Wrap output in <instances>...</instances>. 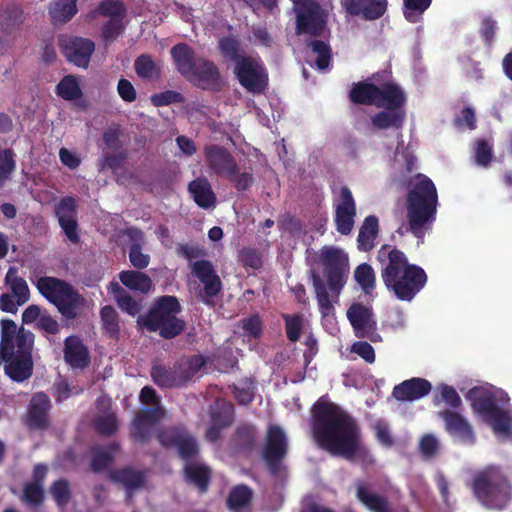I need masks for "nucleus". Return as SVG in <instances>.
I'll return each instance as SVG.
<instances>
[{
	"label": "nucleus",
	"mask_w": 512,
	"mask_h": 512,
	"mask_svg": "<svg viewBox=\"0 0 512 512\" xmlns=\"http://www.w3.org/2000/svg\"><path fill=\"white\" fill-rule=\"evenodd\" d=\"M311 433L317 446L330 455L348 461L362 459L372 462L368 449L362 445L357 420L339 405L320 397L311 408Z\"/></svg>",
	"instance_id": "1"
},
{
	"label": "nucleus",
	"mask_w": 512,
	"mask_h": 512,
	"mask_svg": "<svg viewBox=\"0 0 512 512\" xmlns=\"http://www.w3.org/2000/svg\"><path fill=\"white\" fill-rule=\"evenodd\" d=\"M377 258L382 263L383 283L398 300L411 302L425 287L428 281L425 270L409 263L403 251L383 245L378 251Z\"/></svg>",
	"instance_id": "2"
},
{
	"label": "nucleus",
	"mask_w": 512,
	"mask_h": 512,
	"mask_svg": "<svg viewBox=\"0 0 512 512\" xmlns=\"http://www.w3.org/2000/svg\"><path fill=\"white\" fill-rule=\"evenodd\" d=\"M319 263L323 268V275L326 283L320 275L311 271V280L315 291L319 311L323 317L334 313V306L330 300L328 289L338 297L346 284L349 271V258L342 249L323 246L319 252Z\"/></svg>",
	"instance_id": "3"
},
{
	"label": "nucleus",
	"mask_w": 512,
	"mask_h": 512,
	"mask_svg": "<svg viewBox=\"0 0 512 512\" xmlns=\"http://www.w3.org/2000/svg\"><path fill=\"white\" fill-rule=\"evenodd\" d=\"M438 205L437 189L424 174H417L415 183L407 194V232L422 239L436 220Z\"/></svg>",
	"instance_id": "4"
},
{
	"label": "nucleus",
	"mask_w": 512,
	"mask_h": 512,
	"mask_svg": "<svg viewBox=\"0 0 512 512\" xmlns=\"http://www.w3.org/2000/svg\"><path fill=\"white\" fill-rule=\"evenodd\" d=\"M176 70L191 84L202 90L219 92L224 83L217 65L208 59L195 57V51L187 43L171 48Z\"/></svg>",
	"instance_id": "5"
},
{
	"label": "nucleus",
	"mask_w": 512,
	"mask_h": 512,
	"mask_svg": "<svg viewBox=\"0 0 512 512\" xmlns=\"http://www.w3.org/2000/svg\"><path fill=\"white\" fill-rule=\"evenodd\" d=\"M182 305L173 295H163L155 299L148 312L140 316L137 323L148 332H158L163 339H173L181 335L186 322L178 317Z\"/></svg>",
	"instance_id": "6"
},
{
	"label": "nucleus",
	"mask_w": 512,
	"mask_h": 512,
	"mask_svg": "<svg viewBox=\"0 0 512 512\" xmlns=\"http://www.w3.org/2000/svg\"><path fill=\"white\" fill-rule=\"evenodd\" d=\"M39 294L53 304L67 320L76 319L85 306L86 299L66 280L42 276L34 282Z\"/></svg>",
	"instance_id": "7"
},
{
	"label": "nucleus",
	"mask_w": 512,
	"mask_h": 512,
	"mask_svg": "<svg viewBox=\"0 0 512 512\" xmlns=\"http://www.w3.org/2000/svg\"><path fill=\"white\" fill-rule=\"evenodd\" d=\"M472 489L483 505L499 510L508 504L512 493L507 477L496 469H487L476 474Z\"/></svg>",
	"instance_id": "8"
},
{
	"label": "nucleus",
	"mask_w": 512,
	"mask_h": 512,
	"mask_svg": "<svg viewBox=\"0 0 512 512\" xmlns=\"http://www.w3.org/2000/svg\"><path fill=\"white\" fill-rule=\"evenodd\" d=\"M34 337L30 330L21 327L15 339L17 349H12L11 356L0 352V359L5 363V374L15 382H24L32 376Z\"/></svg>",
	"instance_id": "9"
},
{
	"label": "nucleus",
	"mask_w": 512,
	"mask_h": 512,
	"mask_svg": "<svg viewBox=\"0 0 512 512\" xmlns=\"http://www.w3.org/2000/svg\"><path fill=\"white\" fill-rule=\"evenodd\" d=\"M466 398L471 402L473 411L487 422L495 433L510 435L512 433V419L508 412L500 408L494 395L481 388L473 387Z\"/></svg>",
	"instance_id": "10"
},
{
	"label": "nucleus",
	"mask_w": 512,
	"mask_h": 512,
	"mask_svg": "<svg viewBox=\"0 0 512 512\" xmlns=\"http://www.w3.org/2000/svg\"><path fill=\"white\" fill-rule=\"evenodd\" d=\"M204 364L205 360L200 355L182 359L171 367L154 362L150 375L153 382L160 388L182 387L192 380Z\"/></svg>",
	"instance_id": "11"
},
{
	"label": "nucleus",
	"mask_w": 512,
	"mask_h": 512,
	"mask_svg": "<svg viewBox=\"0 0 512 512\" xmlns=\"http://www.w3.org/2000/svg\"><path fill=\"white\" fill-rule=\"evenodd\" d=\"M288 449V439L283 428L279 425H270L262 449V459L272 476L281 473Z\"/></svg>",
	"instance_id": "12"
},
{
	"label": "nucleus",
	"mask_w": 512,
	"mask_h": 512,
	"mask_svg": "<svg viewBox=\"0 0 512 512\" xmlns=\"http://www.w3.org/2000/svg\"><path fill=\"white\" fill-rule=\"evenodd\" d=\"M296 33L313 37L323 35L327 25V14L315 0L296 2Z\"/></svg>",
	"instance_id": "13"
},
{
	"label": "nucleus",
	"mask_w": 512,
	"mask_h": 512,
	"mask_svg": "<svg viewBox=\"0 0 512 512\" xmlns=\"http://www.w3.org/2000/svg\"><path fill=\"white\" fill-rule=\"evenodd\" d=\"M233 73L239 84L253 94L263 93L268 86V74L262 62L248 56L234 66Z\"/></svg>",
	"instance_id": "14"
},
{
	"label": "nucleus",
	"mask_w": 512,
	"mask_h": 512,
	"mask_svg": "<svg viewBox=\"0 0 512 512\" xmlns=\"http://www.w3.org/2000/svg\"><path fill=\"white\" fill-rule=\"evenodd\" d=\"M58 45L68 62L84 69L89 66L95 51V43L92 40L73 35H60Z\"/></svg>",
	"instance_id": "15"
},
{
	"label": "nucleus",
	"mask_w": 512,
	"mask_h": 512,
	"mask_svg": "<svg viewBox=\"0 0 512 512\" xmlns=\"http://www.w3.org/2000/svg\"><path fill=\"white\" fill-rule=\"evenodd\" d=\"M192 273L203 283L199 294L200 300L207 306L213 307V300L222 290V282L209 260H198L192 265Z\"/></svg>",
	"instance_id": "16"
},
{
	"label": "nucleus",
	"mask_w": 512,
	"mask_h": 512,
	"mask_svg": "<svg viewBox=\"0 0 512 512\" xmlns=\"http://www.w3.org/2000/svg\"><path fill=\"white\" fill-rule=\"evenodd\" d=\"M444 422L445 431L454 439L468 445H473L476 436L470 422L460 413L445 409L438 413Z\"/></svg>",
	"instance_id": "17"
},
{
	"label": "nucleus",
	"mask_w": 512,
	"mask_h": 512,
	"mask_svg": "<svg viewBox=\"0 0 512 512\" xmlns=\"http://www.w3.org/2000/svg\"><path fill=\"white\" fill-rule=\"evenodd\" d=\"M204 157L209 169L220 177L227 178L237 168L234 156L224 146L217 144L205 146Z\"/></svg>",
	"instance_id": "18"
},
{
	"label": "nucleus",
	"mask_w": 512,
	"mask_h": 512,
	"mask_svg": "<svg viewBox=\"0 0 512 512\" xmlns=\"http://www.w3.org/2000/svg\"><path fill=\"white\" fill-rule=\"evenodd\" d=\"M347 318L350 321L357 337H367L376 341V322L372 319V309L361 304L354 303L347 310Z\"/></svg>",
	"instance_id": "19"
},
{
	"label": "nucleus",
	"mask_w": 512,
	"mask_h": 512,
	"mask_svg": "<svg viewBox=\"0 0 512 512\" xmlns=\"http://www.w3.org/2000/svg\"><path fill=\"white\" fill-rule=\"evenodd\" d=\"M356 215V204L351 190L347 186L340 189V202L336 206L335 222L337 231L342 235L351 233Z\"/></svg>",
	"instance_id": "20"
},
{
	"label": "nucleus",
	"mask_w": 512,
	"mask_h": 512,
	"mask_svg": "<svg viewBox=\"0 0 512 512\" xmlns=\"http://www.w3.org/2000/svg\"><path fill=\"white\" fill-rule=\"evenodd\" d=\"M341 4L348 14L365 20H377L387 10V0H341Z\"/></svg>",
	"instance_id": "21"
},
{
	"label": "nucleus",
	"mask_w": 512,
	"mask_h": 512,
	"mask_svg": "<svg viewBox=\"0 0 512 512\" xmlns=\"http://www.w3.org/2000/svg\"><path fill=\"white\" fill-rule=\"evenodd\" d=\"M51 402L47 394L36 393L29 405L27 424L32 429L45 430L49 427V410Z\"/></svg>",
	"instance_id": "22"
},
{
	"label": "nucleus",
	"mask_w": 512,
	"mask_h": 512,
	"mask_svg": "<svg viewBox=\"0 0 512 512\" xmlns=\"http://www.w3.org/2000/svg\"><path fill=\"white\" fill-rule=\"evenodd\" d=\"M431 389L432 385L427 379L413 377L396 385L393 388L392 395L399 401L412 402L428 395Z\"/></svg>",
	"instance_id": "23"
},
{
	"label": "nucleus",
	"mask_w": 512,
	"mask_h": 512,
	"mask_svg": "<svg viewBox=\"0 0 512 512\" xmlns=\"http://www.w3.org/2000/svg\"><path fill=\"white\" fill-rule=\"evenodd\" d=\"M63 354L64 361L73 369H84L90 364L88 348L76 335L65 338Z\"/></svg>",
	"instance_id": "24"
},
{
	"label": "nucleus",
	"mask_w": 512,
	"mask_h": 512,
	"mask_svg": "<svg viewBox=\"0 0 512 512\" xmlns=\"http://www.w3.org/2000/svg\"><path fill=\"white\" fill-rule=\"evenodd\" d=\"M109 479L114 483L121 484L125 488L128 498L132 497L133 491L142 488L145 484V474L130 466L111 470Z\"/></svg>",
	"instance_id": "25"
},
{
	"label": "nucleus",
	"mask_w": 512,
	"mask_h": 512,
	"mask_svg": "<svg viewBox=\"0 0 512 512\" xmlns=\"http://www.w3.org/2000/svg\"><path fill=\"white\" fill-rule=\"evenodd\" d=\"M356 498L371 512H392L387 497L372 492L365 481L356 482Z\"/></svg>",
	"instance_id": "26"
},
{
	"label": "nucleus",
	"mask_w": 512,
	"mask_h": 512,
	"mask_svg": "<svg viewBox=\"0 0 512 512\" xmlns=\"http://www.w3.org/2000/svg\"><path fill=\"white\" fill-rule=\"evenodd\" d=\"M185 481L195 486L200 493H206L212 478L209 466L203 463L187 462L183 468Z\"/></svg>",
	"instance_id": "27"
},
{
	"label": "nucleus",
	"mask_w": 512,
	"mask_h": 512,
	"mask_svg": "<svg viewBox=\"0 0 512 512\" xmlns=\"http://www.w3.org/2000/svg\"><path fill=\"white\" fill-rule=\"evenodd\" d=\"M377 107H383L387 110H403L406 103V95L399 85L393 82H387L379 87Z\"/></svg>",
	"instance_id": "28"
},
{
	"label": "nucleus",
	"mask_w": 512,
	"mask_h": 512,
	"mask_svg": "<svg viewBox=\"0 0 512 512\" xmlns=\"http://www.w3.org/2000/svg\"><path fill=\"white\" fill-rule=\"evenodd\" d=\"M25 13L21 5L11 3L7 4L0 10V32L5 35H10L18 30L24 23ZM3 43L0 42V49Z\"/></svg>",
	"instance_id": "29"
},
{
	"label": "nucleus",
	"mask_w": 512,
	"mask_h": 512,
	"mask_svg": "<svg viewBox=\"0 0 512 512\" xmlns=\"http://www.w3.org/2000/svg\"><path fill=\"white\" fill-rule=\"evenodd\" d=\"M188 191L195 203L203 209L211 208L216 203V195L207 178L199 177L188 184Z\"/></svg>",
	"instance_id": "30"
},
{
	"label": "nucleus",
	"mask_w": 512,
	"mask_h": 512,
	"mask_svg": "<svg viewBox=\"0 0 512 512\" xmlns=\"http://www.w3.org/2000/svg\"><path fill=\"white\" fill-rule=\"evenodd\" d=\"M379 232V222L375 215L367 216L358 233L357 247L360 251L368 252L375 246V240Z\"/></svg>",
	"instance_id": "31"
},
{
	"label": "nucleus",
	"mask_w": 512,
	"mask_h": 512,
	"mask_svg": "<svg viewBox=\"0 0 512 512\" xmlns=\"http://www.w3.org/2000/svg\"><path fill=\"white\" fill-rule=\"evenodd\" d=\"M379 92V86L367 81H359L353 84L349 92V99L354 104L376 106Z\"/></svg>",
	"instance_id": "32"
},
{
	"label": "nucleus",
	"mask_w": 512,
	"mask_h": 512,
	"mask_svg": "<svg viewBox=\"0 0 512 512\" xmlns=\"http://www.w3.org/2000/svg\"><path fill=\"white\" fill-rule=\"evenodd\" d=\"M119 280L128 289L142 294L148 293L153 286L152 279L146 273L136 270L121 271Z\"/></svg>",
	"instance_id": "33"
},
{
	"label": "nucleus",
	"mask_w": 512,
	"mask_h": 512,
	"mask_svg": "<svg viewBox=\"0 0 512 512\" xmlns=\"http://www.w3.org/2000/svg\"><path fill=\"white\" fill-rule=\"evenodd\" d=\"M404 110H383L379 111L371 117V123L377 129H396L403 128L405 122Z\"/></svg>",
	"instance_id": "34"
},
{
	"label": "nucleus",
	"mask_w": 512,
	"mask_h": 512,
	"mask_svg": "<svg viewBox=\"0 0 512 512\" xmlns=\"http://www.w3.org/2000/svg\"><path fill=\"white\" fill-rule=\"evenodd\" d=\"M78 0H56L50 3L48 12L54 24L70 21L78 12Z\"/></svg>",
	"instance_id": "35"
},
{
	"label": "nucleus",
	"mask_w": 512,
	"mask_h": 512,
	"mask_svg": "<svg viewBox=\"0 0 512 512\" xmlns=\"http://www.w3.org/2000/svg\"><path fill=\"white\" fill-rule=\"evenodd\" d=\"M252 499V489L245 484H238L230 490L226 500V505L229 510L238 512L249 507Z\"/></svg>",
	"instance_id": "36"
},
{
	"label": "nucleus",
	"mask_w": 512,
	"mask_h": 512,
	"mask_svg": "<svg viewBox=\"0 0 512 512\" xmlns=\"http://www.w3.org/2000/svg\"><path fill=\"white\" fill-rule=\"evenodd\" d=\"M211 423L227 428L234 421V406L225 400H216L210 408Z\"/></svg>",
	"instance_id": "37"
},
{
	"label": "nucleus",
	"mask_w": 512,
	"mask_h": 512,
	"mask_svg": "<svg viewBox=\"0 0 512 512\" xmlns=\"http://www.w3.org/2000/svg\"><path fill=\"white\" fill-rule=\"evenodd\" d=\"M101 327L105 334L117 340L120 336V318L114 307L103 306L100 309Z\"/></svg>",
	"instance_id": "38"
},
{
	"label": "nucleus",
	"mask_w": 512,
	"mask_h": 512,
	"mask_svg": "<svg viewBox=\"0 0 512 512\" xmlns=\"http://www.w3.org/2000/svg\"><path fill=\"white\" fill-rule=\"evenodd\" d=\"M5 283L10 287V294L18 299L20 303L25 304L30 298V290L26 280L17 276L16 270L10 267L6 277Z\"/></svg>",
	"instance_id": "39"
},
{
	"label": "nucleus",
	"mask_w": 512,
	"mask_h": 512,
	"mask_svg": "<svg viewBox=\"0 0 512 512\" xmlns=\"http://www.w3.org/2000/svg\"><path fill=\"white\" fill-rule=\"evenodd\" d=\"M218 49L226 60L237 63L242 58H247L249 55L241 53V43L239 39L233 35L224 36L218 41Z\"/></svg>",
	"instance_id": "40"
},
{
	"label": "nucleus",
	"mask_w": 512,
	"mask_h": 512,
	"mask_svg": "<svg viewBox=\"0 0 512 512\" xmlns=\"http://www.w3.org/2000/svg\"><path fill=\"white\" fill-rule=\"evenodd\" d=\"M56 94L66 101L78 100L83 96L78 79L74 75L64 76L56 86Z\"/></svg>",
	"instance_id": "41"
},
{
	"label": "nucleus",
	"mask_w": 512,
	"mask_h": 512,
	"mask_svg": "<svg viewBox=\"0 0 512 512\" xmlns=\"http://www.w3.org/2000/svg\"><path fill=\"white\" fill-rule=\"evenodd\" d=\"M119 450L117 443H111L106 449H93L91 459V470L95 473L104 471L114 460V454Z\"/></svg>",
	"instance_id": "42"
},
{
	"label": "nucleus",
	"mask_w": 512,
	"mask_h": 512,
	"mask_svg": "<svg viewBox=\"0 0 512 512\" xmlns=\"http://www.w3.org/2000/svg\"><path fill=\"white\" fill-rule=\"evenodd\" d=\"M112 292L119 308L131 316L137 315L141 310V305L119 283H111Z\"/></svg>",
	"instance_id": "43"
},
{
	"label": "nucleus",
	"mask_w": 512,
	"mask_h": 512,
	"mask_svg": "<svg viewBox=\"0 0 512 512\" xmlns=\"http://www.w3.org/2000/svg\"><path fill=\"white\" fill-rule=\"evenodd\" d=\"M18 331L19 329H17L16 323L13 320L3 319L1 321L0 352L11 356L12 349H17L15 339Z\"/></svg>",
	"instance_id": "44"
},
{
	"label": "nucleus",
	"mask_w": 512,
	"mask_h": 512,
	"mask_svg": "<svg viewBox=\"0 0 512 512\" xmlns=\"http://www.w3.org/2000/svg\"><path fill=\"white\" fill-rule=\"evenodd\" d=\"M16 153L11 148L0 149V188L7 181L11 180L13 173L16 171Z\"/></svg>",
	"instance_id": "45"
},
{
	"label": "nucleus",
	"mask_w": 512,
	"mask_h": 512,
	"mask_svg": "<svg viewBox=\"0 0 512 512\" xmlns=\"http://www.w3.org/2000/svg\"><path fill=\"white\" fill-rule=\"evenodd\" d=\"M134 69L141 79H153L159 77L160 67L155 63L149 54H141L134 61Z\"/></svg>",
	"instance_id": "46"
},
{
	"label": "nucleus",
	"mask_w": 512,
	"mask_h": 512,
	"mask_svg": "<svg viewBox=\"0 0 512 512\" xmlns=\"http://www.w3.org/2000/svg\"><path fill=\"white\" fill-rule=\"evenodd\" d=\"M354 278L366 294L371 293L375 289L376 276L370 264L361 263L358 265L354 271Z\"/></svg>",
	"instance_id": "47"
},
{
	"label": "nucleus",
	"mask_w": 512,
	"mask_h": 512,
	"mask_svg": "<svg viewBox=\"0 0 512 512\" xmlns=\"http://www.w3.org/2000/svg\"><path fill=\"white\" fill-rule=\"evenodd\" d=\"M186 429L180 426H173L161 429L157 432L158 442L165 448H176Z\"/></svg>",
	"instance_id": "48"
},
{
	"label": "nucleus",
	"mask_w": 512,
	"mask_h": 512,
	"mask_svg": "<svg viewBox=\"0 0 512 512\" xmlns=\"http://www.w3.org/2000/svg\"><path fill=\"white\" fill-rule=\"evenodd\" d=\"M235 442L242 450H252L256 445V428L252 424H244L235 432Z\"/></svg>",
	"instance_id": "49"
},
{
	"label": "nucleus",
	"mask_w": 512,
	"mask_h": 512,
	"mask_svg": "<svg viewBox=\"0 0 512 512\" xmlns=\"http://www.w3.org/2000/svg\"><path fill=\"white\" fill-rule=\"evenodd\" d=\"M50 494L59 507H65L71 500L72 492L68 480L61 478L50 486Z\"/></svg>",
	"instance_id": "50"
},
{
	"label": "nucleus",
	"mask_w": 512,
	"mask_h": 512,
	"mask_svg": "<svg viewBox=\"0 0 512 512\" xmlns=\"http://www.w3.org/2000/svg\"><path fill=\"white\" fill-rule=\"evenodd\" d=\"M282 318L285 321L286 336L289 341L297 342L301 337L303 329L304 318L301 314H283Z\"/></svg>",
	"instance_id": "51"
},
{
	"label": "nucleus",
	"mask_w": 512,
	"mask_h": 512,
	"mask_svg": "<svg viewBox=\"0 0 512 512\" xmlns=\"http://www.w3.org/2000/svg\"><path fill=\"white\" fill-rule=\"evenodd\" d=\"M177 450L179 456L187 462L194 458L199 453V446L195 437L189 434L187 431L184 436L181 438L180 442L177 445Z\"/></svg>",
	"instance_id": "52"
},
{
	"label": "nucleus",
	"mask_w": 512,
	"mask_h": 512,
	"mask_svg": "<svg viewBox=\"0 0 512 512\" xmlns=\"http://www.w3.org/2000/svg\"><path fill=\"white\" fill-rule=\"evenodd\" d=\"M418 450L424 459H432L440 450V442L434 434H424L419 440Z\"/></svg>",
	"instance_id": "53"
},
{
	"label": "nucleus",
	"mask_w": 512,
	"mask_h": 512,
	"mask_svg": "<svg viewBox=\"0 0 512 512\" xmlns=\"http://www.w3.org/2000/svg\"><path fill=\"white\" fill-rule=\"evenodd\" d=\"M312 51L317 54L316 66L319 70L328 68L331 61V48L322 40H313L310 42Z\"/></svg>",
	"instance_id": "54"
},
{
	"label": "nucleus",
	"mask_w": 512,
	"mask_h": 512,
	"mask_svg": "<svg viewBox=\"0 0 512 512\" xmlns=\"http://www.w3.org/2000/svg\"><path fill=\"white\" fill-rule=\"evenodd\" d=\"M97 11L100 15L109 17V19H123L126 9L124 4L119 0H103L100 2Z\"/></svg>",
	"instance_id": "55"
},
{
	"label": "nucleus",
	"mask_w": 512,
	"mask_h": 512,
	"mask_svg": "<svg viewBox=\"0 0 512 512\" xmlns=\"http://www.w3.org/2000/svg\"><path fill=\"white\" fill-rule=\"evenodd\" d=\"M239 262L246 269L258 270L263 261L260 253L255 248L244 247L239 251Z\"/></svg>",
	"instance_id": "56"
},
{
	"label": "nucleus",
	"mask_w": 512,
	"mask_h": 512,
	"mask_svg": "<svg viewBox=\"0 0 512 512\" xmlns=\"http://www.w3.org/2000/svg\"><path fill=\"white\" fill-rule=\"evenodd\" d=\"M22 499L31 507H38L42 505L44 501L43 486L34 483H27L23 489Z\"/></svg>",
	"instance_id": "57"
},
{
	"label": "nucleus",
	"mask_w": 512,
	"mask_h": 512,
	"mask_svg": "<svg viewBox=\"0 0 512 512\" xmlns=\"http://www.w3.org/2000/svg\"><path fill=\"white\" fill-rule=\"evenodd\" d=\"M121 129L119 124L110 125L102 135V140L106 148L114 151L123 150V144L120 140Z\"/></svg>",
	"instance_id": "58"
},
{
	"label": "nucleus",
	"mask_w": 512,
	"mask_h": 512,
	"mask_svg": "<svg viewBox=\"0 0 512 512\" xmlns=\"http://www.w3.org/2000/svg\"><path fill=\"white\" fill-rule=\"evenodd\" d=\"M404 16L409 22H416L417 14H422L431 5L432 0H403Z\"/></svg>",
	"instance_id": "59"
},
{
	"label": "nucleus",
	"mask_w": 512,
	"mask_h": 512,
	"mask_svg": "<svg viewBox=\"0 0 512 512\" xmlns=\"http://www.w3.org/2000/svg\"><path fill=\"white\" fill-rule=\"evenodd\" d=\"M227 179L234 185L238 192H244L248 190L254 183V177L252 173L240 172L239 167L235 169L231 175H228Z\"/></svg>",
	"instance_id": "60"
},
{
	"label": "nucleus",
	"mask_w": 512,
	"mask_h": 512,
	"mask_svg": "<svg viewBox=\"0 0 512 512\" xmlns=\"http://www.w3.org/2000/svg\"><path fill=\"white\" fill-rule=\"evenodd\" d=\"M150 100L155 107H162L174 103H181L184 101V97L177 91L166 90L164 92L153 94Z\"/></svg>",
	"instance_id": "61"
},
{
	"label": "nucleus",
	"mask_w": 512,
	"mask_h": 512,
	"mask_svg": "<svg viewBox=\"0 0 512 512\" xmlns=\"http://www.w3.org/2000/svg\"><path fill=\"white\" fill-rule=\"evenodd\" d=\"M94 427L99 434L111 436L118 430L117 418L113 414L101 416L95 420Z\"/></svg>",
	"instance_id": "62"
},
{
	"label": "nucleus",
	"mask_w": 512,
	"mask_h": 512,
	"mask_svg": "<svg viewBox=\"0 0 512 512\" xmlns=\"http://www.w3.org/2000/svg\"><path fill=\"white\" fill-rule=\"evenodd\" d=\"M123 19H109L102 27V37L106 43L113 42L124 30Z\"/></svg>",
	"instance_id": "63"
},
{
	"label": "nucleus",
	"mask_w": 512,
	"mask_h": 512,
	"mask_svg": "<svg viewBox=\"0 0 512 512\" xmlns=\"http://www.w3.org/2000/svg\"><path fill=\"white\" fill-rule=\"evenodd\" d=\"M493 158L492 147L484 139L476 142L475 162L482 167H488Z\"/></svg>",
	"instance_id": "64"
}]
</instances>
